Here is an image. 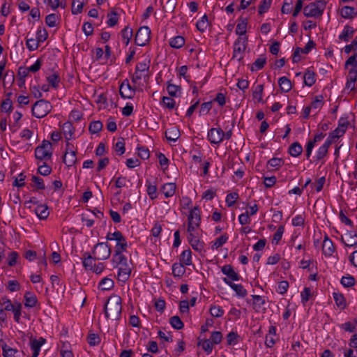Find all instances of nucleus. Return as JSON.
<instances>
[{
  "instance_id": "nucleus-1",
  "label": "nucleus",
  "mask_w": 357,
  "mask_h": 357,
  "mask_svg": "<svg viewBox=\"0 0 357 357\" xmlns=\"http://www.w3.org/2000/svg\"><path fill=\"white\" fill-rule=\"evenodd\" d=\"M201 211L199 206L192 208L188 216V241L200 238Z\"/></svg>"
},
{
  "instance_id": "nucleus-2",
  "label": "nucleus",
  "mask_w": 357,
  "mask_h": 357,
  "mask_svg": "<svg viewBox=\"0 0 357 357\" xmlns=\"http://www.w3.org/2000/svg\"><path fill=\"white\" fill-rule=\"evenodd\" d=\"M122 310L121 298L118 295L111 296L104 307L105 315L107 319L118 320Z\"/></svg>"
},
{
  "instance_id": "nucleus-3",
  "label": "nucleus",
  "mask_w": 357,
  "mask_h": 357,
  "mask_svg": "<svg viewBox=\"0 0 357 357\" xmlns=\"http://www.w3.org/2000/svg\"><path fill=\"white\" fill-rule=\"evenodd\" d=\"M326 6L325 0H317L303 8V14L307 17H318L322 15Z\"/></svg>"
},
{
  "instance_id": "nucleus-4",
  "label": "nucleus",
  "mask_w": 357,
  "mask_h": 357,
  "mask_svg": "<svg viewBox=\"0 0 357 357\" xmlns=\"http://www.w3.org/2000/svg\"><path fill=\"white\" fill-rule=\"evenodd\" d=\"M150 62L149 59H145L143 62H139L136 65L135 71L132 77V81L134 83L138 84L142 79L144 80L149 79Z\"/></svg>"
},
{
  "instance_id": "nucleus-5",
  "label": "nucleus",
  "mask_w": 357,
  "mask_h": 357,
  "mask_svg": "<svg viewBox=\"0 0 357 357\" xmlns=\"http://www.w3.org/2000/svg\"><path fill=\"white\" fill-rule=\"evenodd\" d=\"M247 46L248 37L238 36L234 43L232 59H236L241 62L243 59Z\"/></svg>"
},
{
  "instance_id": "nucleus-6",
  "label": "nucleus",
  "mask_w": 357,
  "mask_h": 357,
  "mask_svg": "<svg viewBox=\"0 0 357 357\" xmlns=\"http://www.w3.org/2000/svg\"><path fill=\"white\" fill-rule=\"evenodd\" d=\"M51 103L44 99L36 101L32 107V114L38 118H43L52 110Z\"/></svg>"
},
{
  "instance_id": "nucleus-7",
  "label": "nucleus",
  "mask_w": 357,
  "mask_h": 357,
  "mask_svg": "<svg viewBox=\"0 0 357 357\" xmlns=\"http://www.w3.org/2000/svg\"><path fill=\"white\" fill-rule=\"evenodd\" d=\"M52 143L47 140H43L42 144L35 149V157L40 160H47L52 155Z\"/></svg>"
},
{
  "instance_id": "nucleus-8",
  "label": "nucleus",
  "mask_w": 357,
  "mask_h": 357,
  "mask_svg": "<svg viewBox=\"0 0 357 357\" xmlns=\"http://www.w3.org/2000/svg\"><path fill=\"white\" fill-rule=\"evenodd\" d=\"M111 248L107 243H98L93 250V256L97 260H105L108 259L111 255Z\"/></svg>"
},
{
  "instance_id": "nucleus-9",
  "label": "nucleus",
  "mask_w": 357,
  "mask_h": 357,
  "mask_svg": "<svg viewBox=\"0 0 357 357\" xmlns=\"http://www.w3.org/2000/svg\"><path fill=\"white\" fill-rule=\"evenodd\" d=\"M151 30L146 26H144L140 27L135 38V43L138 46H144L150 40Z\"/></svg>"
},
{
  "instance_id": "nucleus-10",
  "label": "nucleus",
  "mask_w": 357,
  "mask_h": 357,
  "mask_svg": "<svg viewBox=\"0 0 357 357\" xmlns=\"http://www.w3.org/2000/svg\"><path fill=\"white\" fill-rule=\"evenodd\" d=\"M207 138L213 144H219L224 139V131L220 128H212L208 131Z\"/></svg>"
},
{
  "instance_id": "nucleus-11",
  "label": "nucleus",
  "mask_w": 357,
  "mask_h": 357,
  "mask_svg": "<svg viewBox=\"0 0 357 357\" xmlns=\"http://www.w3.org/2000/svg\"><path fill=\"white\" fill-rule=\"evenodd\" d=\"M116 268H118V279L119 281H121L123 282H126L131 274L132 271V267H131V263L129 264L128 261Z\"/></svg>"
},
{
  "instance_id": "nucleus-12",
  "label": "nucleus",
  "mask_w": 357,
  "mask_h": 357,
  "mask_svg": "<svg viewBox=\"0 0 357 357\" xmlns=\"http://www.w3.org/2000/svg\"><path fill=\"white\" fill-rule=\"evenodd\" d=\"M357 68H351L347 79L345 91L348 93L354 91L357 88Z\"/></svg>"
},
{
  "instance_id": "nucleus-13",
  "label": "nucleus",
  "mask_w": 357,
  "mask_h": 357,
  "mask_svg": "<svg viewBox=\"0 0 357 357\" xmlns=\"http://www.w3.org/2000/svg\"><path fill=\"white\" fill-rule=\"evenodd\" d=\"M2 349V355L3 357H24V354L22 351L13 348L5 342L1 344Z\"/></svg>"
},
{
  "instance_id": "nucleus-14",
  "label": "nucleus",
  "mask_w": 357,
  "mask_h": 357,
  "mask_svg": "<svg viewBox=\"0 0 357 357\" xmlns=\"http://www.w3.org/2000/svg\"><path fill=\"white\" fill-rule=\"evenodd\" d=\"M253 307L257 312H264L266 310V302L264 297L259 295H252Z\"/></svg>"
},
{
  "instance_id": "nucleus-15",
  "label": "nucleus",
  "mask_w": 357,
  "mask_h": 357,
  "mask_svg": "<svg viewBox=\"0 0 357 357\" xmlns=\"http://www.w3.org/2000/svg\"><path fill=\"white\" fill-rule=\"evenodd\" d=\"M70 145L69 142L66 143V150L63 156V162L68 167L73 166L76 160V151L75 150H70L68 151V146Z\"/></svg>"
},
{
  "instance_id": "nucleus-16",
  "label": "nucleus",
  "mask_w": 357,
  "mask_h": 357,
  "mask_svg": "<svg viewBox=\"0 0 357 357\" xmlns=\"http://www.w3.org/2000/svg\"><path fill=\"white\" fill-rule=\"evenodd\" d=\"M335 250V247L333 241L326 236L323 244H322V252L326 257H331L333 255Z\"/></svg>"
},
{
  "instance_id": "nucleus-17",
  "label": "nucleus",
  "mask_w": 357,
  "mask_h": 357,
  "mask_svg": "<svg viewBox=\"0 0 357 357\" xmlns=\"http://www.w3.org/2000/svg\"><path fill=\"white\" fill-rule=\"evenodd\" d=\"M221 271L223 274L227 275V278L230 281H238L240 275L234 271L231 265H225L222 267Z\"/></svg>"
},
{
  "instance_id": "nucleus-18",
  "label": "nucleus",
  "mask_w": 357,
  "mask_h": 357,
  "mask_svg": "<svg viewBox=\"0 0 357 357\" xmlns=\"http://www.w3.org/2000/svg\"><path fill=\"white\" fill-rule=\"evenodd\" d=\"M223 281L225 283L228 284L240 297H245L247 295V291L242 284L232 283L231 281L226 278H223Z\"/></svg>"
},
{
  "instance_id": "nucleus-19",
  "label": "nucleus",
  "mask_w": 357,
  "mask_h": 357,
  "mask_svg": "<svg viewBox=\"0 0 357 357\" xmlns=\"http://www.w3.org/2000/svg\"><path fill=\"white\" fill-rule=\"evenodd\" d=\"M344 239L343 237L341 238L342 242L347 247H353L357 245V234L352 231H348L345 234Z\"/></svg>"
},
{
  "instance_id": "nucleus-20",
  "label": "nucleus",
  "mask_w": 357,
  "mask_h": 357,
  "mask_svg": "<svg viewBox=\"0 0 357 357\" xmlns=\"http://www.w3.org/2000/svg\"><path fill=\"white\" fill-rule=\"evenodd\" d=\"M354 32L355 30L352 26L346 25L344 27L342 33L339 35L338 38L340 40L348 42L353 37Z\"/></svg>"
},
{
  "instance_id": "nucleus-21",
  "label": "nucleus",
  "mask_w": 357,
  "mask_h": 357,
  "mask_svg": "<svg viewBox=\"0 0 357 357\" xmlns=\"http://www.w3.org/2000/svg\"><path fill=\"white\" fill-rule=\"evenodd\" d=\"M165 137L169 142H175L180 137V131L177 127H172L165 131Z\"/></svg>"
},
{
  "instance_id": "nucleus-22",
  "label": "nucleus",
  "mask_w": 357,
  "mask_h": 357,
  "mask_svg": "<svg viewBox=\"0 0 357 357\" xmlns=\"http://www.w3.org/2000/svg\"><path fill=\"white\" fill-rule=\"evenodd\" d=\"M119 92L121 97L123 98H132L135 94L130 85L128 83L125 84L124 82L121 84Z\"/></svg>"
},
{
  "instance_id": "nucleus-23",
  "label": "nucleus",
  "mask_w": 357,
  "mask_h": 357,
  "mask_svg": "<svg viewBox=\"0 0 357 357\" xmlns=\"http://www.w3.org/2000/svg\"><path fill=\"white\" fill-rule=\"evenodd\" d=\"M122 252H123L114 251V254L113 255L112 259V263L114 268L128 261L127 258L123 255Z\"/></svg>"
},
{
  "instance_id": "nucleus-24",
  "label": "nucleus",
  "mask_w": 357,
  "mask_h": 357,
  "mask_svg": "<svg viewBox=\"0 0 357 357\" xmlns=\"http://www.w3.org/2000/svg\"><path fill=\"white\" fill-rule=\"evenodd\" d=\"M96 259H94V256L93 257L90 253L85 252L84 254V259H83V266L85 268L86 270L91 271L93 267H94L95 265V261Z\"/></svg>"
},
{
  "instance_id": "nucleus-25",
  "label": "nucleus",
  "mask_w": 357,
  "mask_h": 357,
  "mask_svg": "<svg viewBox=\"0 0 357 357\" xmlns=\"http://www.w3.org/2000/svg\"><path fill=\"white\" fill-rule=\"evenodd\" d=\"M340 15L344 18L353 19L357 15V13L354 7L343 6L340 10Z\"/></svg>"
},
{
  "instance_id": "nucleus-26",
  "label": "nucleus",
  "mask_w": 357,
  "mask_h": 357,
  "mask_svg": "<svg viewBox=\"0 0 357 357\" xmlns=\"http://www.w3.org/2000/svg\"><path fill=\"white\" fill-rule=\"evenodd\" d=\"M275 334H276L275 326H271L269 327L268 334H267L266 336L265 344L266 345V347H272L275 344V340L274 339V336L275 335Z\"/></svg>"
},
{
  "instance_id": "nucleus-27",
  "label": "nucleus",
  "mask_w": 357,
  "mask_h": 357,
  "mask_svg": "<svg viewBox=\"0 0 357 357\" xmlns=\"http://www.w3.org/2000/svg\"><path fill=\"white\" fill-rule=\"evenodd\" d=\"M165 197H172L176 192V184L174 183H167L162 186L161 189Z\"/></svg>"
},
{
  "instance_id": "nucleus-28",
  "label": "nucleus",
  "mask_w": 357,
  "mask_h": 357,
  "mask_svg": "<svg viewBox=\"0 0 357 357\" xmlns=\"http://www.w3.org/2000/svg\"><path fill=\"white\" fill-rule=\"evenodd\" d=\"M35 213L40 220L46 219L50 213L48 211V208L46 205L40 204L38 205L34 210Z\"/></svg>"
},
{
  "instance_id": "nucleus-29",
  "label": "nucleus",
  "mask_w": 357,
  "mask_h": 357,
  "mask_svg": "<svg viewBox=\"0 0 357 357\" xmlns=\"http://www.w3.org/2000/svg\"><path fill=\"white\" fill-rule=\"evenodd\" d=\"M45 341H46L45 339L43 337H40L38 340H36V339L31 340L30 346H31V349L33 351V352L35 353L36 354H37L39 355V353L40 351V347H42V345L43 344L45 343Z\"/></svg>"
},
{
  "instance_id": "nucleus-30",
  "label": "nucleus",
  "mask_w": 357,
  "mask_h": 357,
  "mask_svg": "<svg viewBox=\"0 0 357 357\" xmlns=\"http://www.w3.org/2000/svg\"><path fill=\"white\" fill-rule=\"evenodd\" d=\"M303 151V147L298 142H294L289 148V153L292 157H298Z\"/></svg>"
},
{
  "instance_id": "nucleus-31",
  "label": "nucleus",
  "mask_w": 357,
  "mask_h": 357,
  "mask_svg": "<svg viewBox=\"0 0 357 357\" xmlns=\"http://www.w3.org/2000/svg\"><path fill=\"white\" fill-rule=\"evenodd\" d=\"M24 305L27 307H33L36 305L38 302L36 295L31 292H26L24 294Z\"/></svg>"
},
{
  "instance_id": "nucleus-32",
  "label": "nucleus",
  "mask_w": 357,
  "mask_h": 357,
  "mask_svg": "<svg viewBox=\"0 0 357 357\" xmlns=\"http://www.w3.org/2000/svg\"><path fill=\"white\" fill-rule=\"evenodd\" d=\"M180 263L185 266L192 264V252L190 249L185 250L180 255Z\"/></svg>"
},
{
  "instance_id": "nucleus-33",
  "label": "nucleus",
  "mask_w": 357,
  "mask_h": 357,
  "mask_svg": "<svg viewBox=\"0 0 357 357\" xmlns=\"http://www.w3.org/2000/svg\"><path fill=\"white\" fill-rule=\"evenodd\" d=\"M114 280L109 278H105L100 280L98 284L99 289L102 291H108L114 287Z\"/></svg>"
},
{
  "instance_id": "nucleus-34",
  "label": "nucleus",
  "mask_w": 357,
  "mask_h": 357,
  "mask_svg": "<svg viewBox=\"0 0 357 357\" xmlns=\"http://www.w3.org/2000/svg\"><path fill=\"white\" fill-rule=\"evenodd\" d=\"M116 244L115 246V251L125 252L128 248V243L126 238L121 234L120 236L116 240Z\"/></svg>"
},
{
  "instance_id": "nucleus-35",
  "label": "nucleus",
  "mask_w": 357,
  "mask_h": 357,
  "mask_svg": "<svg viewBox=\"0 0 357 357\" xmlns=\"http://www.w3.org/2000/svg\"><path fill=\"white\" fill-rule=\"evenodd\" d=\"M278 84L280 89L285 93L289 92L292 87L291 81L286 77H280Z\"/></svg>"
},
{
  "instance_id": "nucleus-36",
  "label": "nucleus",
  "mask_w": 357,
  "mask_h": 357,
  "mask_svg": "<svg viewBox=\"0 0 357 357\" xmlns=\"http://www.w3.org/2000/svg\"><path fill=\"white\" fill-rule=\"evenodd\" d=\"M185 264L181 263H174L172 266V274L174 277L180 278L185 273Z\"/></svg>"
},
{
  "instance_id": "nucleus-37",
  "label": "nucleus",
  "mask_w": 357,
  "mask_h": 357,
  "mask_svg": "<svg viewBox=\"0 0 357 357\" xmlns=\"http://www.w3.org/2000/svg\"><path fill=\"white\" fill-rule=\"evenodd\" d=\"M197 344L198 346H201L202 349L204 350V351L207 353V354H209L212 352L213 343L211 342L210 340L201 339L200 337H199Z\"/></svg>"
},
{
  "instance_id": "nucleus-38",
  "label": "nucleus",
  "mask_w": 357,
  "mask_h": 357,
  "mask_svg": "<svg viewBox=\"0 0 357 357\" xmlns=\"http://www.w3.org/2000/svg\"><path fill=\"white\" fill-rule=\"evenodd\" d=\"M333 296L335 304L340 309H344L347 307L346 300L344 296L339 292H333Z\"/></svg>"
},
{
  "instance_id": "nucleus-39",
  "label": "nucleus",
  "mask_w": 357,
  "mask_h": 357,
  "mask_svg": "<svg viewBox=\"0 0 357 357\" xmlns=\"http://www.w3.org/2000/svg\"><path fill=\"white\" fill-rule=\"evenodd\" d=\"M167 91L171 97H177L181 94V86L167 82Z\"/></svg>"
},
{
  "instance_id": "nucleus-40",
  "label": "nucleus",
  "mask_w": 357,
  "mask_h": 357,
  "mask_svg": "<svg viewBox=\"0 0 357 357\" xmlns=\"http://www.w3.org/2000/svg\"><path fill=\"white\" fill-rule=\"evenodd\" d=\"M63 135L66 139V140L68 142L71 137H73L74 134L75 129L70 122H66L63 125Z\"/></svg>"
},
{
  "instance_id": "nucleus-41",
  "label": "nucleus",
  "mask_w": 357,
  "mask_h": 357,
  "mask_svg": "<svg viewBox=\"0 0 357 357\" xmlns=\"http://www.w3.org/2000/svg\"><path fill=\"white\" fill-rule=\"evenodd\" d=\"M47 81L50 86L56 89L61 82V78L59 73H54L47 77Z\"/></svg>"
},
{
  "instance_id": "nucleus-42",
  "label": "nucleus",
  "mask_w": 357,
  "mask_h": 357,
  "mask_svg": "<svg viewBox=\"0 0 357 357\" xmlns=\"http://www.w3.org/2000/svg\"><path fill=\"white\" fill-rule=\"evenodd\" d=\"M185 44V39L183 36H177L170 39L169 45L172 47L178 49Z\"/></svg>"
},
{
  "instance_id": "nucleus-43",
  "label": "nucleus",
  "mask_w": 357,
  "mask_h": 357,
  "mask_svg": "<svg viewBox=\"0 0 357 357\" xmlns=\"http://www.w3.org/2000/svg\"><path fill=\"white\" fill-rule=\"evenodd\" d=\"M122 39L126 45H128L132 36V29L128 26H126L121 32Z\"/></svg>"
},
{
  "instance_id": "nucleus-44",
  "label": "nucleus",
  "mask_w": 357,
  "mask_h": 357,
  "mask_svg": "<svg viewBox=\"0 0 357 357\" xmlns=\"http://www.w3.org/2000/svg\"><path fill=\"white\" fill-rule=\"evenodd\" d=\"M266 63V57L264 55L260 56L257 58L255 61L253 63L251 70H259L264 68V65Z\"/></svg>"
},
{
  "instance_id": "nucleus-45",
  "label": "nucleus",
  "mask_w": 357,
  "mask_h": 357,
  "mask_svg": "<svg viewBox=\"0 0 357 357\" xmlns=\"http://www.w3.org/2000/svg\"><path fill=\"white\" fill-rule=\"evenodd\" d=\"M315 74L313 71L307 70L304 75V83L308 86H312L315 83Z\"/></svg>"
},
{
  "instance_id": "nucleus-46",
  "label": "nucleus",
  "mask_w": 357,
  "mask_h": 357,
  "mask_svg": "<svg viewBox=\"0 0 357 357\" xmlns=\"http://www.w3.org/2000/svg\"><path fill=\"white\" fill-rule=\"evenodd\" d=\"M247 20L245 19L241 20L236 28V33L239 36L244 37L246 33Z\"/></svg>"
},
{
  "instance_id": "nucleus-47",
  "label": "nucleus",
  "mask_w": 357,
  "mask_h": 357,
  "mask_svg": "<svg viewBox=\"0 0 357 357\" xmlns=\"http://www.w3.org/2000/svg\"><path fill=\"white\" fill-rule=\"evenodd\" d=\"M147 190L146 192L151 199L157 197V187L155 183H152L150 181H146Z\"/></svg>"
},
{
  "instance_id": "nucleus-48",
  "label": "nucleus",
  "mask_w": 357,
  "mask_h": 357,
  "mask_svg": "<svg viewBox=\"0 0 357 357\" xmlns=\"http://www.w3.org/2000/svg\"><path fill=\"white\" fill-rule=\"evenodd\" d=\"M264 91V85L263 84H257L255 86L252 97L254 99L257 100L258 102L262 101V94Z\"/></svg>"
},
{
  "instance_id": "nucleus-49",
  "label": "nucleus",
  "mask_w": 357,
  "mask_h": 357,
  "mask_svg": "<svg viewBox=\"0 0 357 357\" xmlns=\"http://www.w3.org/2000/svg\"><path fill=\"white\" fill-rule=\"evenodd\" d=\"M192 249L201 253L204 249V243L200 238L188 241Z\"/></svg>"
},
{
  "instance_id": "nucleus-50",
  "label": "nucleus",
  "mask_w": 357,
  "mask_h": 357,
  "mask_svg": "<svg viewBox=\"0 0 357 357\" xmlns=\"http://www.w3.org/2000/svg\"><path fill=\"white\" fill-rule=\"evenodd\" d=\"M171 326L177 330L182 329L184 326L183 321L178 316H173L169 319Z\"/></svg>"
},
{
  "instance_id": "nucleus-51",
  "label": "nucleus",
  "mask_w": 357,
  "mask_h": 357,
  "mask_svg": "<svg viewBox=\"0 0 357 357\" xmlns=\"http://www.w3.org/2000/svg\"><path fill=\"white\" fill-rule=\"evenodd\" d=\"M208 24V16L204 15L202 19L197 22L196 26L199 31L204 32L207 29Z\"/></svg>"
},
{
  "instance_id": "nucleus-52",
  "label": "nucleus",
  "mask_w": 357,
  "mask_h": 357,
  "mask_svg": "<svg viewBox=\"0 0 357 357\" xmlns=\"http://www.w3.org/2000/svg\"><path fill=\"white\" fill-rule=\"evenodd\" d=\"M209 311L210 314L213 317H221L224 314L223 309L219 305H211Z\"/></svg>"
},
{
  "instance_id": "nucleus-53",
  "label": "nucleus",
  "mask_w": 357,
  "mask_h": 357,
  "mask_svg": "<svg viewBox=\"0 0 357 357\" xmlns=\"http://www.w3.org/2000/svg\"><path fill=\"white\" fill-rule=\"evenodd\" d=\"M21 309H22V304L20 303L16 302V303H15V305L13 306V309H11V310H10L13 312L14 319L17 323L20 322V316H21Z\"/></svg>"
},
{
  "instance_id": "nucleus-54",
  "label": "nucleus",
  "mask_w": 357,
  "mask_h": 357,
  "mask_svg": "<svg viewBox=\"0 0 357 357\" xmlns=\"http://www.w3.org/2000/svg\"><path fill=\"white\" fill-rule=\"evenodd\" d=\"M324 105V97L321 95L315 96L314 99L311 103V108L314 109H319Z\"/></svg>"
},
{
  "instance_id": "nucleus-55",
  "label": "nucleus",
  "mask_w": 357,
  "mask_h": 357,
  "mask_svg": "<svg viewBox=\"0 0 357 357\" xmlns=\"http://www.w3.org/2000/svg\"><path fill=\"white\" fill-rule=\"evenodd\" d=\"M84 3L79 0H74L72 3L71 11L73 15H77L82 11Z\"/></svg>"
},
{
  "instance_id": "nucleus-56",
  "label": "nucleus",
  "mask_w": 357,
  "mask_h": 357,
  "mask_svg": "<svg viewBox=\"0 0 357 357\" xmlns=\"http://www.w3.org/2000/svg\"><path fill=\"white\" fill-rule=\"evenodd\" d=\"M228 240V236L226 234H223L220 237L217 238L212 245V249H218L223 245Z\"/></svg>"
},
{
  "instance_id": "nucleus-57",
  "label": "nucleus",
  "mask_w": 357,
  "mask_h": 357,
  "mask_svg": "<svg viewBox=\"0 0 357 357\" xmlns=\"http://www.w3.org/2000/svg\"><path fill=\"white\" fill-rule=\"evenodd\" d=\"M239 336L236 332L231 331L227 335V342L229 345H236L238 343Z\"/></svg>"
},
{
  "instance_id": "nucleus-58",
  "label": "nucleus",
  "mask_w": 357,
  "mask_h": 357,
  "mask_svg": "<svg viewBox=\"0 0 357 357\" xmlns=\"http://www.w3.org/2000/svg\"><path fill=\"white\" fill-rule=\"evenodd\" d=\"M284 164V161L282 160V158H273L271 159H270L268 162H267V165L271 167H274L275 169H278L280 168V167H282Z\"/></svg>"
},
{
  "instance_id": "nucleus-59",
  "label": "nucleus",
  "mask_w": 357,
  "mask_h": 357,
  "mask_svg": "<svg viewBox=\"0 0 357 357\" xmlns=\"http://www.w3.org/2000/svg\"><path fill=\"white\" fill-rule=\"evenodd\" d=\"M102 128V123L100 121H93L89 125V131L91 133H98Z\"/></svg>"
},
{
  "instance_id": "nucleus-60",
  "label": "nucleus",
  "mask_w": 357,
  "mask_h": 357,
  "mask_svg": "<svg viewBox=\"0 0 357 357\" xmlns=\"http://www.w3.org/2000/svg\"><path fill=\"white\" fill-rule=\"evenodd\" d=\"M162 104L164 105V106L169 109H172L176 106V102L171 96L170 97H166V96L162 97Z\"/></svg>"
},
{
  "instance_id": "nucleus-61",
  "label": "nucleus",
  "mask_w": 357,
  "mask_h": 357,
  "mask_svg": "<svg viewBox=\"0 0 357 357\" xmlns=\"http://www.w3.org/2000/svg\"><path fill=\"white\" fill-rule=\"evenodd\" d=\"M284 225H280L278 228L276 232L273 235V243H275L276 245L278 244V243L280 242V241L281 240V238L282 237V234L284 233Z\"/></svg>"
},
{
  "instance_id": "nucleus-62",
  "label": "nucleus",
  "mask_w": 357,
  "mask_h": 357,
  "mask_svg": "<svg viewBox=\"0 0 357 357\" xmlns=\"http://www.w3.org/2000/svg\"><path fill=\"white\" fill-rule=\"evenodd\" d=\"M14 305L15 303H12L10 300L7 298H1L0 299V307L3 308L4 310L10 311Z\"/></svg>"
},
{
  "instance_id": "nucleus-63",
  "label": "nucleus",
  "mask_w": 357,
  "mask_h": 357,
  "mask_svg": "<svg viewBox=\"0 0 357 357\" xmlns=\"http://www.w3.org/2000/svg\"><path fill=\"white\" fill-rule=\"evenodd\" d=\"M31 181L34 183L33 186L38 190H44L45 188L44 181L40 177L32 176Z\"/></svg>"
},
{
  "instance_id": "nucleus-64",
  "label": "nucleus",
  "mask_w": 357,
  "mask_h": 357,
  "mask_svg": "<svg viewBox=\"0 0 357 357\" xmlns=\"http://www.w3.org/2000/svg\"><path fill=\"white\" fill-rule=\"evenodd\" d=\"M58 17L56 14H50L45 17V23L50 27H54L56 25Z\"/></svg>"
}]
</instances>
